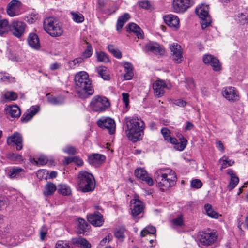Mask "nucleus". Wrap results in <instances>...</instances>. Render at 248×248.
<instances>
[{"instance_id": "f257e3e1", "label": "nucleus", "mask_w": 248, "mask_h": 248, "mask_svg": "<svg viewBox=\"0 0 248 248\" xmlns=\"http://www.w3.org/2000/svg\"><path fill=\"white\" fill-rule=\"evenodd\" d=\"M74 80L76 93L79 98L86 99L93 94L94 89L87 72H78L75 75Z\"/></svg>"}, {"instance_id": "f03ea898", "label": "nucleus", "mask_w": 248, "mask_h": 248, "mask_svg": "<svg viewBox=\"0 0 248 248\" xmlns=\"http://www.w3.org/2000/svg\"><path fill=\"white\" fill-rule=\"evenodd\" d=\"M154 179L162 191L174 186L177 178L175 172L169 168L159 169L155 172Z\"/></svg>"}, {"instance_id": "7ed1b4c3", "label": "nucleus", "mask_w": 248, "mask_h": 248, "mask_svg": "<svg viewBox=\"0 0 248 248\" xmlns=\"http://www.w3.org/2000/svg\"><path fill=\"white\" fill-rule=\"evenodd\" d=\"M124 123L126 125L125 130L128 139L133 142L142 139L144 133V123L137 117H125Z\"/></svg>"}, {"instance_id": "20e7f679", "label": "nucleus", "mask_w": 248, "mask_h": 248, "mask_svg": "<svg viewBox=\"0 0 248 248\" xmlns=\"http://www.w3.org/2000/svg\"><path fill=\"white\" fill-rule=\"evenodd\" d=\"M78 184L83 192L93 191L95 187V181L93 175L86 171L79 172Z\"/></svg>"}, {"instance_id": "39448f33", "label": "nucleus", "mask_w": 248, "mask_h": 248, "mask_svg": "<svg viewBox=\"0 0 248 248\" xmlns=\"http://www.w3.org/2000/svg\"><path fill=\"white\" fill-rule=\"evenodd\" d=\"M43 26L45 31L52 37L60 36L63 32L61 23L52 17L46 18Z\"/></svg>"}, {"instance_id": "423d86ee", "label": "nucleus", "mask_w": 248, "mask_h": 248, "mask_svg": "<svg viewBox=\"0 0 248 248\" xmlns=\"http://www.w3.org/2000/svg\"><path fill=\"white\" fill-rule=\"evenodd\" d=\"M110 106L109 100L107 97L100 95L94 96L90 104L92 110L97 112L105 111Z\"/></svg>"}, {"instance_id": "0eeeda50", "label": "nucleus", "mask_w": 248, "mask_h": 248, "mask_svg": "<svg viewBox=\"0 0 248 248\" xmlns=\"http://www.w3.org/2000/svg\"><path fill=\"white\" fill-rule=\"evenodd\" d=\"M195 12L201 19V24L203 30L211 25V18L209 15L208 5L202 4L196 9Z\"/></svg>"}, {"instance_id": "6e6552de", "label": "nucleus", "mask_w": 248, "mask_h": 248, "mask_svg": "<svg viewBox=\"0 0 248 248\" xmlns=\"http://www.w3.org/2000/svg\"><path fill=\"white\" fill-rule=\"evenodd\" d=\"M218 238V234L216 231L208 230L202 232L200 238L202 244L205 246H209L214 244Z\"/></svg>"}, {"instance_id": "1a4fd4ad", "label": "nucleus", "mask_w": 248, "mask_h": 248, "mask_svg": "<svg viewBox=\"0 0 248 248\" xmlns=\"http://www.w3.org/2000/svg\"><path fill=\"white\" fill-rule=\"evenodd\" d=\"M194 0H173L172 5L174 11L177 13H183L192 6Z\"/></svg>"}, {"instance_id": "9d476101", "label": "nucleus", "mask_w": 248, "mask_h": 248, "mask_svg": "<svg viewBox=\"0 0 248 248\" xmlns=\"http://www.w3.org/2000/svg\"><path fill=\"white\" fill-rule=\"evenodd\" d=\"M97 124L99 127L107 129L110 134H113L115 131V121L109 117L101 118L97 121Z\"/></svg>"}, {"instance_id": "9b49d317", "label": "nucleus", "mask_w": 248, "mask_h": 248, "mask_svg": "<svg viewBox=\"0 0 248 248\" xmlns=\"http://www.w3.org/2000/svg\"><path fill=\"white\" fill-rule=\"evenodd\" d=\"M26 26L22 21H14L9 26V30L15 36L19 38L24 33Z\"/></svg>"}, {"instance_id": "f8f14e48", "label": "nucleus", "mask_w": 248, "mask_h": 248, "mask_svg": "<svg viewBox=\"0 0 248 248\" xmlns=\"http://www.w3.org/2000/svg\"><path fill=\"white\" fill-rule=\"evenodd\" d=\"M202 60L205 64L211 65L215 71H219L221 70V64L219 60L213 55H204Z\"/></svg>"}, {"instance_id": "ddd939ff", "label": "nucleus", "mask_w": 248, "mask_h": 248, "mask_svg": "<svg viewBox=\"0 0 248 248\" xmlns=\"http://www.w3.org/2000/svg\"><path fill=\"white\" fill-rule=\"evenodd\" d=\"M170 48L173 60L177 63L181 62L183 58L181 46L177 43H173L170 45Z\"/></svg>"}, {"instance_id": "4468645a", "label": "nucleus", "mask_w": 248, "mask_h": 248, "mask_svg": "<svg viewBox=\"0 0 248 248\" xmlns=\"http://www.w3.org/2000/svg\"><path fill=\"white\" fill-rule=\"evenodd\" d=\"M222 94L229 101L234 102L239 99V93L233 87H228L223 88Z\"/></svg>"}, {"instance_id": "2eb2a0df", "label": "nucleus", "mask_w": 248, "mask_h": 248, "mask_svg": "<svg viewBox=\"0 0 248 248\" xmlns=\"http://www.w3.org/2000/svg\"><path fill=\"white\" fill-rule=\"evenodd\" d=\"M21 3L19 1L13 0L8 5L7 13L10 16L19 15L21 12Z\"/></svg>"}, {"instance_id": "dca6fc26", "label": "nucleus", "mask_w": 248, "mask_h": 248, "mask_svg": "<svg viewBox=\"0 0 248 248\" xmlns=\"http://www.w3.org/2000/svg\"><path fill=\"white\" fill-rule=\"evenodd\" d=\"M135 176L142 181H144L149 186L154 185V180L152 177L148 176L147 171L143 168H138L135 170Z\"/></svg>"}, {"instance_id": "f3484780", "label": "nucleus", "mask_w": 248, "mask_h": 248, "mask_svg": "<svg viewBox=\"0 0 248 248\" xmlns=\"http://www.w3.org/2000/svg\"><path fill=\"white\" fill-rule=\"evenodd\" d=\"M153 88L155 96L161 97L165 93V89L168 88L167 84L163 80H157L153 84Z\"/></svg>"}, {"instance_id": "a211bd4d", "label": "nucleus", "mask_w": 248, "mask_h": 248, "mask_svg": "<svg viewBox=\"0 0 248 248\" xmlns=\"http://www.w3.org/2000/svg\"><path fill=\"white\" fill-rule=\"evenodd\" d=\"M87 219L92 225L95 227L102 226L104 221L103 216L98 212L88 215Z\"/></svg>"}, {"instance_id": "6ab92c4d", "label": "nucleus", "mask_w": 248, "mask_h": 248, "mask_svg": "<svg viewBox=\"0 0 248 248\" xmlns=\"http://www.w3.org/2000/svg\"><path fill=\"white\" fill-rule=\"evenodd\" d=\"M7 142L8 144L14 143L16 147L17 150L22 149L23 139L21 135L18 132H15L13 135L8 138Z\"/></svg>"}, {"instance_id": "aec40b11", "label": "nucleus", "mask_w": 248, "mask_h": 248, "mask_svg": "<svg viewBox=\"0 0 248 248\" xmlns=\"http://www.w3.org/2000/svg\"><path fill=\"white\" fill-rule=\"evenodd\" d=\"M166 24L171 28H178L179 27V19L176 16L168 15L163 17Z\"/></svg>"}, {"instance_id": "412c9836", "label": "nucleus", "mask_w": 248, "mask_h": 248, "mask_svg": "<svg viewBox=\"0 0 248 248\" xmlns=\"http://www.w3.org/2000/svg\"><path fill=\"white\" fill-rule=\"evenodd\" d=\"M39 107L37 106H32L22 115L21 120L23 122H27L38 112Z\"/></svg>"}, {"instance_id": "4be33fe9", "label": "nucleus", "mask_w": 248, "mask_h": 248, "mask_svg": "<svg viewBox=\"0 0 248 248\" xmlns=\"http://www.w3.org/2000/svg\"><path fill=\"white\" fill-rule=\"evenodd\" d=\"M127 31L134 33L138 38H143V32L140 28L134 23H129L126 27Z\"/></svg>"}, {"instance_id": "5701e85b", "label": "nucleus", "mask_w": 248, "mask_h": 248, "mask_svg": "<svg viewBox=\"0 0 248 248\" xmlns=\"http://www.w3.org/2000/svg\"><path fill=\"white\" fill-rule=\"evenodd\" d=\"M133 201H134V202L132 209V214L133 216H137L141 213L143 210V203L141 201L136 199L131 201V202Z\"/></svg>"}, {"instance_id": "b1692460", "label": "nucleus", "mask_w": 248, "mask_h": 248, "mask_svg": "<svg viewBox=\"0 0 248 248\" xmlns=\"http://www.w3.org/2000/svg\"><path fill=\"white\" fill-rule=\"evenodd\" d=\"M29 45L33 48L38 49L40 47L39 39L37 34L30 33L27 39Z\"/></svg>"}, {"instance_id": "393cba45", "label": "nucleus", "mask_w": 248, "mask_h": 248, "mask_svg": "<svg viewBox=\"0 0 248 248\" xmlns=\"http://www.w3.org/2000/svg\"><path fill=\"white\" fill-rule=\"evenodd\" d=\"M73 244L77 247L83 248H91V244L85 238L79 237L73 238L72 239Z\"/></svg>"}, {"instance_id": "a878e982", "label": "nucleus", "mask_w": 248, "mask_h": 248, "mask_svg": "<svg viewBox=\"0 0 248 248\" xmlns=\"http://www.w3.org/2000/svg\"><path fill=\"white\" fill-rule=\"evenodd\" d=\"M25 174L24 169L19 167L12 168L8 173V176L12 179L19 178Z\"/></svg>"}, {"instance_id": "bb28decb", "label": "nucleus", "mask_w": 248, "mask_h": 248, "mask_svg": "<svg viewBox=\"0 0 248 248\" xmlns=\"http://www.w3.org/2000/svg\"><path fill=\"white\" fill-rule=\"evenodd\" d=\"M105 159V155L99 154H94L89 156V163L94 165L102 163Z\"/></svg>"}, {"instance_id": "cd10ccee", "label": "nucleus", "mask_w": 248, "mask_h": 248, "mask_svg": "<svg viewBox=\"0 0 248 248\" xmlns=\"http://www.w3.org/2000/svg\"><path fill=\"white\" fill-rule=\"evenodd\" d=\"M172 144L176 145V148L179 151H183L186 147L187 144V140L183 138L180 143H178V140L175 138L171 137V136L167 141Z\"/></svg>"}, {"instance_id": "c85d7f7f", "label": "nucleus", "mask_w": 248, "mask_h": 248, "mask_svg": "<svg viewBox=\"0 0 248 248\" xmlns=\"http://www.w3.org/2000/svg\"><path fill=\"white\" fill-rule=\"evenodd\" d=\"M56 189V186L55 184L51 182H48L44 186L43 194L46 197L51 196L53 194Z\"/></svg>"}, {"instance_id": "c756f323", "label": "nucleus", "mask_w": 248, "mask_h": 248, "mask_svg": "<svg viewBox=\"0 0 248 248\" xmlns=\"http://www.w3.org/2000/svg\"><path fill=\"white\" fill-rule=\"evenodd\" d=\"M6 110L8 113L13 118L19 117L21 114L20 109L16 105L7 107Z\"/></svg>"}, {"instance_id": "7c9ffc66", "label": "nucleus", "mask_w": 248, "mask_h": 248, "mask_svg": "<svg viewBox=\"0 0 248 248\" xmlns=\"http://www.w3.org/2000/svg\"><path fill=\"white\" fill-rule=\"evenodd\" d=\"M146 49L147 51H151L155 54H162L164 52V50L157 44L149 43L146 45Z\"/></svg>"}, {"instance_id": "2f4dec72", "label": "nucleus", "mask_w": 248, "mask_h": 248, "mask_svg": "<svg viewBox=\"0 0 248 248\" xmlns=\"http://www.w3.org/2000/svg\"><path fill=\"white\" fill-rule=\"evenodd\" d=\"M130 18V15L128 13H124L120 16L117 20V30L120 31L125 23H126Z\"/></svg>"}, {"instance_id": "473e14b6", "label": "nucleus", "mask_w": 248, "mask_h": 248, "mask_svg": "<svg viewBox=\"0 0 248 248\" xmlns=\"http://www.w3.org/2000/svg\"><path fill=\"white\" fill-rule=\"evenodd\" d=\"M204 209L206 211L207 215L211 218L217 219L219 216L218 213L215 211L213 209L211 205L209 204H206L204 205Z\"/></svg>"}, {"instance_id": "72a5a7b5", "label": "nucleus", "mask_w": 248, "mask_h": 248, "mask_svg": "<svg viewBox=\"0 0 248 248\" xmlns=\"http://www.w3.org/2000/svg\"><path fill=\"white\" fill-rule=\"evenodd\" d=\"M49 103L51 104L57 105H61L64 103V98L62 96L54 97L50 96V93L46 94Z\"/></svg>"}, {"instance_id": "f704fd0d", "label": "nucleus", "mask_w": 248, "mask_h": 248, "mask_svg": "<svg viewBox=\"0 0 248 248\" xmlns=\"http://www.w3.org/2000/svg\"><path fill=\"white\" fill-rule=\"evenodd\" d=\"M98 75L103 79L108 80L110 77L108 74L107 68L105 66H99L96 68Z\"/></svg>"}, {"instance_id": "c9c22d12", "label": "nucleus", "mask_w": 248, "mask_h": 248, "mask_svg": "<svg viewBox=\"0 0 248 248\" xmlns=\"http://www.w3.org/2000/svg\"><path fill=\"white\" fill-rule=\"evenodd\" d=\"M9 30L8 21L6 19L0 20V35L7 33Z\"/></svg>"}, {"instance_id": "e433bc0d", "label": "nucleus", "mask_w": 248, "mask_h": 248, "mask_svg": "<svg viewBox=\"0 0 248 248\" xmlns=\"http://www.w3.org/2000/svg\"><path fill=\"white\" fill-rule=\"evenodd\" d=\"M58 192L59 193L65 196L69 195L71 193L70 188L65 185H58Z\"/></svg>"}, {"instance_id": "4c0bfd02", "label": "nucleus", "mask_w": 248, "mask_h": 248, "mask_svg": "<svg viewBox=\"0 0 248 248\" xmlns=\"http://www.w3.org/2000/svg\"><path fill=\"white\" fill-rule=\"evenodd\" d=\"M107 47L108 51L113 54L114 57L118 59L122 58V55L121 52L118 49L116 48L113 45L109 44L108 46Z\"/></svg>"}, {"instance_id": "58836bf2", "label": "nucleus", "mask_w": 248, "mask_h": 248, "mask_svg": "<svg viewBox=\"0 0 248 248\" xmlns=\"http://www.w3.org/2000/svg\"><path fill=\"white\" fill-rule=\"evenodd\" d=\"M70 14L72 16L73 20L76 23H82L84 20L83 15L79 12L72 11L70 12Z\"/></svg>"}, {"instance_id": "ea45409f", "label": "nucleus", "mask_w": 248, "mask_h": 248, "mask_svg": "<svg viewBox=\"0 0 248 248\" xmlns=\"http://www.w3.org/2000/svg\"><path fill=\"white\" fill-rule=\"evenodd\" d=\"M171 223L174 226L176 227H182L184 225L183 215L180 214L177 217L171 220Z\"/></svg>"}, {"instance_id": "a19ab883", "label": "nucleus", "mask_w": 248, "mask_h": 248, "mask_svg": "<svg viewBox=\"0 0 248 248\" xmlns=\"http://www.w3.org/2000/svg\"><path fill=\"white\" fill-rule=\"evenodd\" d=\"M125 229L124 228H121L117 229L115 231V236L116 238H117L120 241H123L125 237Z\"/></svg>"}, {"instance_id": "79ce46f5", "label": "nucleus", "mask_w": 248, "mask_h": 248, "mask_svg": "<svg viewBox=\"0 0 248 248\" xmlns=\"http://www.w3.org/2000/svg\"><path fill=\"white\" fill-rule=\"evenodd\" d=\"M239 178L236 176L234 174H232V178H231L229 184L228 186V187L230 190L233 189L239 182Z\"/></svg>"}, {"instance_id": "37998d69", "label": "nucleus", "mask_w": 248, "mask_h": 248, "mask_svg": "<svg viewBox=\"0 0 248 248\" xmlns=\"http://www.w3.org/2000/svg\"><path fill=\"white\" fill-rule=\"evenodd\" d=\"M78 227L82 232H85L88 229V224L84 219L78 218Z\"/></svg>"}, {"instance_id": "c03bdc74", "label": "nucleus", "mask_w": 248, "mask_h": 248, "mask_svg": "<svg viewBox=\"0 0 248 248\" xmlns=\"http://www.w3.org/2000/svg\"><path fill=\"white\" fill-rule=\"evenodd\" d=\"M97 59L101 62H109V59L106 54L103 52L96 53Z\"/></svg>"}, {"instance_id": "a18cd8bd", "label": "nucleus", "mask_w": 248, "mask_h": 248, "mask_svg": "<svg viewBox=\"0 0 248 248\" xmlns=\"http://www.w3.org/2000/svg\"><path fill=\"white\" fill-rule=\"evenodd\" d=\"M87 44V46L85 51L82 53V57L87 59L91 57L92 54V47L90 44Z\"/></svg>"}, {"instance_id": "49530a36", "label": "nucleus", "mask_w": 248, "mask_h": 248, "mask_svg": "<svg viewBox=\"0 0 248 248\" xmlns=\"http://www.w3.org/2000/svg\"><path fill=\"white\" fill-rule=\"evenodd\" d=\"M48 159L46 156L41 155L36 160L34 159V162L37 165H44L47 163Z\"/></svg>"}, {"instance_id": "de8ad7c7", "label": "nucleus", "mask_w": 248, "mask_h": 248, "mask_svg": "<svg viewBox=\"0 0 248 248\" xmlns=\"http://www.w3.org/2000/svg\"><path fill=\"white\" fill-rule=\"evenodd\" d=\"M48 172L46 170H39L36 173V176L39 179H46Z\"/></svg>"}, {"instance_id": "09e8293b", "label": "nucleus", "mask_w": 248, "mask_h": 248, "mask_svg": "<svg viewBox=\"0 0 248 248\" xmlns=\"http://www.w3.org/2000/svg\"><path fill=\"white\" fill-rule=\"evenodd\" d=\"M191 186L195 189H199L202 186V183L199 179H196L191 181Z\"/></svg>"}, {"instance_id": "8fccbe9b", "label": "nucleus", "mask_w": 248, "mask_h": 248, "mask_svg": "<svg viewBox=\"0 0 248 248\" xmlns=\"http://www.w3.org/2000/svg\"><path fill=\"white\" fill-rule=\"evenodd\" d=\"M5 98L11 100H15L17 98V94L13 92H7L4 94Z\"/></svg>"}, {"instance_id": "3c124183", "label": "nucleus", "mask_w": 248, "mask_h": 248, "mask_svg": "<svg viewBox=\"0 0 248 248\" xmlns=\"http://www.w3.org/2000/svg\"><path fill=\"white\" fill-rule=\"evenodd\" d=\"M63 151L69 155H75L77 153L76 149L72 146H67L63 149Z\"/></svg>"}, {"instance_id": "603ef678", "label": "nucleus", "mask_w": 248, "mask_h": 248, "mask_svg": "<svg viewBox=\"0 0 248 248\" xmlns=\"http://www.w3.org/2000/svg\"><path fill=\"white\" fill-rule=\"evenodd\" d=\"M237 20L242 24H244L248 21V16L241 13L237 16Z\"/></svg>"}, {"instance_id": "864d4df0", "label": "nucleus", "mask_w": 248, "mask_h": 248, "mask_svg": "<svg viewBox=\"0 0 248 248\" xmlns=\"http://www.w3.org/2000/svg\"><path fill=\"white\" fill-rule=\"evenodd\" d=\"M161 133L162 134L164 140L167 141L170 137V131L167 128L163 127L161 130Z\"/></svg>"}, {"instance_id": "5fc2aeb1", "label": "nucleus", "mask_w": 248, "mask_h": 248, "mask_svg": "<svg viewBox=\"0 0 248 248\" xmlns=\"http://www.w3.org/2000/svg\"><path fill=\"white\" fill-rule=\"evenodd\" d=\"M9 205L8 199L4 196H0V210Z\"/></svg>"}, {"instance_id": "6e6d98bb", "label": "nucleus", "mask_w": 248, "mask_h": 248, "mask_svg": "<svg viewBox=\"0 0 248 248\" xmlns=\"http://www.w3.org/2000/svg\"><path fill=\"white\" fill-rule=\"evenodd\" d=\"M56 248H72V247L69 244L65 243L63 241H58L55 245Z\"/></svg>"}, {"instance_id": "4d7b16f0", "label": "nucleus", "mask_w": 248, "mask_h": 248, "mask_svg": "<svg viewBox=\"0 0 248 248\" xmlns=\"http://www.w3.org/2000/svg\"><path fill=\"white\" fill-rule=\"evenodd\" d=\"M186 87L189 90L193 89L195 84L192 78H187L186 79Z\"/></svg>"}, {"instance_id": "13d9d810", "label": "nucleus", "mask_w": 248, "mask_h": 248, "mask_svg": "<svg viewBox=\"0 0 248 248\" xmlns=\"http://www.w3.org/2000/svg\"><path fill=\"white\" fill-rule=\"evenodd\" d=\"M138 5L139 7L144 9H148L151 6L150 2L147 0L139 1L138 2Z\"/></svg>"}, {"instance_id": "bf43d9fd", "label": "nucleus", "mask_w": 248, "mask_h": 248, "mask_svg": "<svg viewBox=\"0 0 248 248\" xmlns=\"http://www.w3.org/2000/svg\"><path fill=\"white\" fill-rule=\"evenodd\" d=\"M109 0H98L97 8L102 11L107 5Z\"/></svg>"}, {"instance_id": "052dcab7", "label": "nucleus", "mask_w": 248, "mask_h": 248, "mask_svg": "<svg viewBox=\"0 0 248 248\" xmlns=\"http://www.w3.org/2000/svg\"><path fill=\"white\" fill-rule=\"evenodd\" d=\"M3 81L13 82L15 81V78L12 77L8 74H6L1 78Z\"/></svg>"}, {"instance_id": "680f3d73", "label": "nucleus", "mask_w": 248, "mask_h": 248, "mask_svg": "<svg viewBox=\"0 0 248 248\" xmlns=\"http://www.w3.org/2000/svg\"><path fill=\"white\" fill-rule=\"evenodd\" d=\"M37 19V17L35 15H31L26 18V21L30 24L34 23Z\"/></svg>"}, {"instance_id": "e2e57ef3", "label": "nucleus", "mask_w": 248, "mask_h": 248, "mask_svg": "<svg viewBox=\"0 0 248 248\" xmlns=\"http://www.w3.org/2000/svg\"><path fill=\"white\" fill-rule=\"evenodd\" d=\"M173 103L176 106L184 107L186 106V102L181 99H176L173 101Z\"/></svg>"}, {"instance_id": "0e129e2a", "label": "nucleus", "mask_w": 248, "mask_h": 248, "mask_svg": "<svg viewBox=\"0 0 248 248\" xmlns=\"http://www.w3.org/2000/svg\"><path fill=\"white\" fill-rule=\"evenodd\" d=\"M123 101L126 107L129 105V94L127 93H122Z\"/></svg>"}, {"instance_id": "69168bd1", "label": "nucleus", "mask_w": 248, "mask_h": 248, "mask_svg": "<svg viewBox=\"0 0 248 248\" xmlns=\"http://www.w3.org/2000/svg\"><path fill=\"white\" fill-rule=\"evenodd\" d=\"M124 67L126 71H133V66L132 64L128 62H124Z\"/></svg>"}, {"instance_id": "338daca9", "label": "nucleus", "mask_w": 248, "mask_h": 248, "mask_svg": "<svg viewBox=\"0 0 248 248\" xmlns=\"http://www.w3.org/2000/svg\"><path fill=\"white\" fill-rule=\"evenodd\" d=\"M134 76L133 71H126L124 75V78L125 80H130Z\"/></svg>"}, {"instance_id": "774afa93", "label": "nucleus", "mask_w": 248, "mask_h": 248, "mask_svg": "<svg viewBox=\"0 0 248 248\" xmlns=\"http://www.w3.org/2000/svg\"><path fill=\"white\" fill-rule=\"evenodd\" d=\"M216 146L222 153L224 152V147L221 141H217L216 142Z\"/></svg>"}]
</instances>
